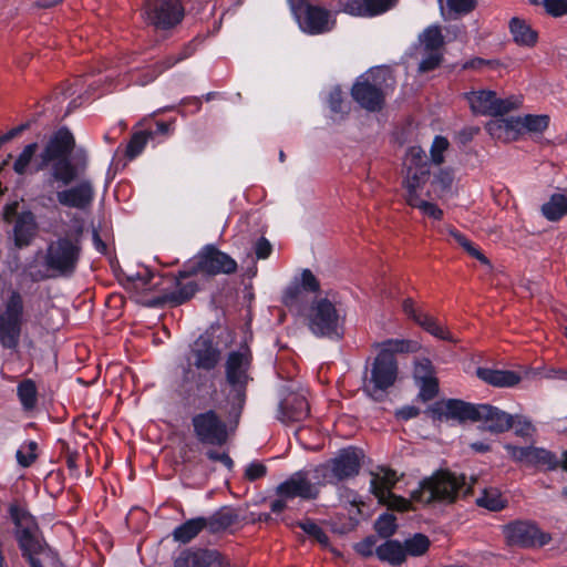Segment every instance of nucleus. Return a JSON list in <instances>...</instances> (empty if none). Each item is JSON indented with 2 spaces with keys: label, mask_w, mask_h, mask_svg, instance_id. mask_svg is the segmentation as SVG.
<instances>
[{
  "label": "nucleus",
  "mask_w": 567,
  "mask_h": 567,
  "mask_svg": "<svg viewBox=\"0 0 567 567\" xmlns=\"http://www.w3.org/2000/svg\"><path fill=\"white\" fill-rule=\"evenodd\" d=\"M75 147L73 134L68 128H60L40 152L35 165L42 172L41 188L49 200L68 208L86 210L91 207L95 192L90 179L75 181L84 173L85 162H75L71 155Z\"/></svg>",
  "instance_id": "f257e3e1"
},
{
  "label": "nucleus",
  "mask_w": 567,
  "mask_h": 567,
  "mask_svg": "<svg viewBox=\"0 0 567 567\" xmlns=\"http://www.w3.org/2000/svg\"><path fill=\"white\" fill-rule=\"evenodd\" d=\"M380 351L372 362L370 374L365 373L362 383L363 392L373 400H382L386 390L398 378L395 353H415L422 346L416 340L389 339L379 344Z\"/></svg>",
  "instance_id": "f03ea898"
},
{
  "label": "nucleus",
  "mask_w": 567,
  "mask_h": 567,
  "mask_svg": "<svg viewBox=\"0 0 567 567\" xmlns=\"http://www.w3.org/2000/svg\"><path fill=\"white\" fill-rule=\"evenodd\" d=\"M83 229L79 223L70 231L51 240L44 254V266L49 274L33 271L30 267V277L35 281L48 277H71L81 258Z\"/></svg>",
  "instance_id": "7ed1b4c3"
},
{
  "label": "nucleus",
  "mask_w": 567,
  "mask_h": 567,
  "mask_svg": "<svg viewBox=\"0 0 567 567\" xmlns=\"http://www.w3.org/2000/svg\"><path fill=\"white\" fill-rule=\"evenodd\" d=\"M405 176L403 179L405 203L417 208L424 216L441 220L443 210L425 197L424 188L430 179V164L424 150L420 146L409 148L405 157Z\"/></svg>",
  "instance_id": "20e7f679"
},
{
  "label": "nucleus",
  "mask_w": 567,
  "mask_h": 567,
  "mask_svg": "<svg viewBox=\"0 0 567 567\" xmlns=\"http://www.w3.org/2000/svg\"><path fill=\"white\" fill-rule=\"evenodd\" d=\"M10 516L14 524V537L30 567H54L59 561L58 556L42 539L35 518L19 506L10 507Z\"/></svg>",
  "instance_id": "39448f33"
},
{
  "label": "nucleus",
  "mask_w": 567,
  "mask_h": 567,
  "mask_svg": "<svg viewBox=\"0 0 567 567\" xmlns=\"http://www.w3.org/2000/svg\"><path fill=\"white\" fill-rule=\"evenodd\" d=\"M312 334L319 338H340L346 313L340 305L322 297L313 300L301 315Z\"/></svg>",
  "instance_id": "423d86ee"
},
{
  "label": "nucleus",
  "mask_w": 567,
  "mask_h": 567,
  "mask_svg": "<svg viewBox=\"0 0 567 567\" xmlns=\"http://www.w3.org/2000/svg\"><path fill=\"white\" fill-rule=\"evenodd\" d=\"M470 489L471 486L466 484L464 476L442 472L421 483L412 497L424 504L434 501L452 503L457 496L466 495Z\"/></svg>",
  "instance_id": "0eeeda50"
},
{
  "label": "nucleus",
  "mask_w": 567,
  "mask_h": 567,
  "mask_svg": "<svg viewBox=\"0 0 567 567\" xmlns=\"http://www.w3.org/2000/svg\"><path fill=\"white\" fill-rule=\"evenodd\" d=\"M187 367H183L182 381L185 384L197 382L200 379L197 370L212 371L220 362L221 351L208 336H199L190 346V350L186 357Z\"/></svg>",
  "instance_id": "6e6552de"
},
{
  "label": "nucleus",
  "mask_w": 567,
  "mask_h": 567,
  "mask_svg": "<svg viewBox=\"0 0 567 567\" xmlns=\"http://www.w3.org/2000/svg\"><path fill=\"white\" fill-rule=\"evenodd\" d=\"M251 353L247 347H240L227 355L225 363L226 382L230 388L229 396L234 403L241 406L246 399V388L251 380L249 370Z\"/></svg>",
  "instance_id": "1a4fd4ad"
},
{
  "label": "nucleus",
  "mask_w": 567,
  "mask_h": 567,
  "mask_svg": "<svg viewBox=\"0 0 567 567\" xmlns=\"http://www.w3.org/2000/svg\"><path fill=\"white\" fill-rule=\"evenodd\" d=\"M360 454L353 447L342 450L334 458L315 470L318 484H337L355 476L360 470Z\"/></svg>",
  "instance_id": "9d476101"
},
{
  "label": "nucleus",
  "mask_w": 567,
  "mask_h": 567,
  "mask_svg": "<svg viewBox=\"0 0 567 567\" xmlns=\"http://www.w3.org/2000/svg\"><path fill=\"white\" fill-rule=\"evenodd\" d=\"M237 270V262L228 254L218 250L213 245L205 246L194 258L188 270L181 271V278H188L197 272L205 275H230Z\"/></svg>",
  "instance_id": "9b49d317"
},
{
  "label": "nucleus",
  "mask_w": 567,
  "mask_h": 567,
  "mask_svg": "<svg viewBox=\"0 0 567 567\" xmlns=\"http://www.w3.org/2000/svg\"><path fill=\"white\" fill-rule=\"evenodd\" d=\"M468 102L471 111L474 114L498 116L506 114L522 105L519 96H509L506 99L497 97L491 90L470 91L464 94Z\"/></svg>",
  "instance_id": "f8f14e48"
},
{
  "label": "nucleus",
  "mask_w": 567,
  "mask_h": 567,
  "mask_svg": "<svg viewBox=\"0 0 567 567\" xmlns=\"http://www.w3.org/2000/svg\"><path fill=\"white\" fill-rule=\"evenodd\" d=\"M290 9L300 29L308 34L326 33L334 27L336 21L331 12L321 7L299 0L290 4Z\"/></svg>",
  "instance_id": "ddd939ff"
},
{
  "label": "nucleus",
  "mask_w": 567,
  "mask_h": 567,
  "mask_svg": "<svg viewBox=\"0 0 567 567\" xmlns=\"http://www.w3.org/2000/svg\"><path fill=\"white\" fill-rule=\"evenodd\" d=\"M383 81V70L371 71L360 76L352 87L353 99L368 111L381 110L385 97Z\"/></svg>",
  "instance_id": "4468645a"
},
{
  "label": "nucleus",
  "mask_w": 567,
  "mask_h": 567,
  "mask_svg": "<svg viewBox=\"0 0 567 567\" xmlns=\"http://www.w3.org/2000/svg\"><path fill=\"white\" fill-rule=\"evenodd\" d=\"M23 316V300L19 292L13 291L4 311L0 315V344L6 349H16L20 341Z\"/></svg>",
  "instance_id": "2eb2a0df"
},
{
  "label": "nucleus",
  "mask_w": 567,
  "mask_h": 567,
  "mask_svg": "<svg viewBox=\"0 0 567 567\" xmlns=\"http://www.w3.org/2000/svg\"><path fill=\"white\" fill-rule=\"evenodd\" d=\"M371 476L370 489L380 504L401 512L410 508V502L406 498L391 492L399 480L395 471L380 467L377 472H372Z\"/></svg>",
  "instance_id": "dca6fc26"
},
{
  "label": "nucleus",
  "mask_w": 567,
  "mask_h": 567,
  "mask_svg": "<svg viewBox=\"0 0 567 567\" xmlns=\"http://www.w3.org/2000/svg\"><path fill=\"white\" fill-rule=\"evenodd\" d=\"M184 17V9L178 0H148L144 4L143 18L156 29H171Z\"/></svg>",
  "instance_id": "f3484780"
},
{
  "label": "nucleus",
  "mask_w": 567,
  "mask_h": 567,
  "mask_svg": "<svg viewBox=\"0 0 567 567\" xmlns=\"http://www.w3.org/2000/svg\"><path fill=\"white\" fill-rule=\"evenodd\" d=\"M194 433L203 444L221 446L227 442L226 423L213 410L198 413L192 419Z\"/></svg>",
  "instance_id": "a211bd4d"
},
{
  "label": "nucleus",
  "mask_w": 567,
  "mask_h": 567,
  "mask_svg": "<svg viewBox=\"0 0 567 567\" xmlns=\"http://www.w3.org/2000/svg\"><path fill=\"white\" fill-rule=\"evenodd\" d=\"M319 494L318 484L312 483L309 473L298 471L289 476L285 482L278 485L277 495L282 498L292 499L300 497L302 499H313Z\"/></svg>",
  "instance_id": "6ab92c4d"
},
{
  "label": "nucleus",
  "mask_w": 567,
  "mask_h": 567,
  "mask_svg": "<svg viewBox=\"0 0 567 567\" xmlns=\"http://www.w3.org/2000/svg\"><path fill=\"white\" fill-rule=\"evenodd\" d=\"M506 538L511 545L520 547L543 546L550 540V536L542 533L529 522H515L506 526Z\"/></svg>",
  "instance_id": "aec40b11"
},
{
  "label": "nucleus",
  "mask_w": 567,
  "mask_h": 567,
  "mask_svg": "<svg viewBox=\"0 0 567 567\" xmlns=\"http://www.w3.org/2000/svg\"><path fill=\"white\" fill-rule=\"evenodd\" d=\"M174 567H229V564L216 550L186 549L175 558Z\"/></svg>",
  "instance_id": "412c9836"
},
{
  "label": "nucleus",
  "mask_w": 567,
  "mask_h": 567,
  "mask_svg": "<svg viewBox=\"0 0 567 567\" xmlns=\"http://www.w3.org/2000/svg\"><path fill=\"white\" fill-rule=\"evenodd\" d=\"M475 421L483 422L484 429L492 433H503L513 425V415L489 404H477Z\"/></svg>",
  "instance_id": "4be33fe9"
},
{
  "label": "nucleus",
  "mask_w": 567,
  "mask_h": 567,
  "mask_svg": "<svg viewBox=\"0 0 567 567\" xmlns=\"http://www.w3.org/2000/svg\"><path fill=\"white\" fill-rule=\"evenodd\" d=\"M431 412L437 415L439 419H453L458 421L471 420L475 421L477 404L466 403L461 400L451 399L444 402L436 403Z\"/></svg>",
  "instance_id": "5701e85b"
},
{
  "label": "nucleus",
  "mask_w": 567,
  "mask_h": 567,
  "mask_svg": "<svg viewBox=\"0 0 567 567\" xmlns=\"http://www.w3.org/2000/svg\"><path fill=\"white\" fill-rule=\"evenodd\" d=\"M309 414V404L303 394L289 393L279 404L278 419L284 423L303 421Z\"/></svg>",
  "instance_id": "b1692460"
},
{
  "label": "nucleus",
  "mask_w": 567,
  "mask_h": 567,
  "mask_svg": "<svg viewBox=\"0 0 567 567\" xmlns=\"http://www.w3.org/2000/svg\"><path fill=\"white\" fill-rule=\"evenodd\" d=\"M396 0H347L342 11L358 17H374L390 10Z\"/></svg>",
  "instance_id": "393cba45"
},
{
  "label": "nucleus",
  "mask_w": 567,
  "mask_h": 567,
  "mask_svg": "<svg viewBox=\"0 0 567 567\" xmlns=\"http://www.w3.org/2000/svg\"><path fill=\"white\" fill-rule=\"evenodd\" d=\"M37 233V223L31 212H24L17 218L14 225V240L19 247L28 246Z\"/></svg>",
  "instance_id": "a878e982"
},
{
  "label": "nucleus",
  "mask_w": 567,
  "mask_h": 567,
  "mask_svg": "<svg viewBox=\"0 0 567 567\" xmlns=\"http://www.w3.org/2000/svg\"><path fill=\"white\" fill-rule=\"evenodd\" d=\"M476 373L481 380L494 386H513L520 380L519 375L513 371L478 368Z\"/></svg>",
  "instance_id": "bb28decb"
},
{
  "label": "nucleus",
  "mask_w": 567,
  "mask_h": 567,
  "mask_svg": "<svg viewBox=\"0 0 567 567\" xmlns=\"http://www.w3.org/2000/svg\"><path fill=\"white\" fill-rule=\"evenodd\" d=\"M453 174L450 171L441 169L437 174L430 177L424 188L425 197L441 198L451 192L453 185Z\"/></svg>",
  "instance_id": "cd10ccee"
},
{
  "label": "nucleus",
  "mask_w": 567,
  "mask_h": 567,
  "mask_svg": "<svg viewBox=\"0 0 567 567\" xmlns=\"http://www.w3.org/2000/svg\"><path fill=\"white\" fill-rule=\"evenodd\" d=\"M437 3L444 20H454L468 14L476 7V0H437Z\"/></svg>",
  "instance_id": "c85d7f7f"
},
{
  "label": "nucleus",
  "mask_w": 567,
  "mask_h": 567,
  "mask_svg": "<svg viewBox=\"0 0 567 567\" xmlns=\"http://www.w3.org/2000/svg\"><path fill=\"white\" fill-rule=\"evenodd\" d=\"M239 515L236 509L225 506L206 517L207 529L213 533H220L238 522Z\"/></svg>",
  "instance_id": "c756f323"
},
{
  "label": "nucleus",
  "mask_w": 567,
  "mask_h": 567,
  "mask_svg": "<svg viewBox=\"0 0 567 567\" xmlns=\"http://www.w3.org/2000/svg\"><path fill=\"white\" fill-rule=\"evenodd\" d=\"M204 529H207L206 517L192 518L174 529L173 538L176 542L187 544Z\"/></svg>",
  "instance_id": "7c9ffc66"
},
{
  "label": "nucleus",
  "mask_w": 567,
  "mask_h": 567,
  "mask_svg": "<svg viewBox=\"0 0 567 567\" xmlns=\"http://www.w3.org/2000/svg\"><path fill=\"white\" fill-rule=\"evenodd\" d=\"M378 558L391 565L399 566L405 558L403 545L398 540H388L375 548Z\"/></svg>",
  "instance_id": "2f4dec72"
},
{
  "label": "nucleus",
  "mask_w": 567,
  "mask_h": 567,
  "mask_svg": "<svg viewBox=\"0 0 567 567\" xmlns=\"http://www.w3.org/2000/svg\"><path fill=\"white\" fill-rule=\"evenodd\" d=\"M413 321L437 339L456 342L449 330L441 326L433 316L425 311L417 315Z\"/></svg>",
  "instance_id": "473e14b6"
},
{
  "label": "nucleus",
  "mask_w": 567,
  "mask_h": 567,
  "mask_svg": "<svg viewBox=\"0 0 567 567\" xmlns=\"http://www.w3.org/2000/svg\"><path fill=\"white\" fill-rule=\"evenodd\" d=\"M542 214L550 221H557L567 214V195L553 194L548 202L543 204Z\"/></svg>",
  "instance_id": "72a5a7b5"
},
{
  "label": "nucleus",
  "mask_w": 567,
  "mask_h": 567,
  "mask_svg": "<svg viewBox=\"0 0 567 567\" xmlns=\"http://www.w3.org/2000/svg\"><path fill=\"white\" fill-rule=\"evenodd\" d=\"M514 41L519 45L533 47L537 41V33L524 20L513 18L509 23Z\"/></svg>",
  "instance_id": "f704fd0d"
},
{
  "label": "nucleus",
  "mask_w": 567,
  "mask_h": 567,
  "mask_svg": "<svg viewBox=\"0 0 567 567\" xmlns=\"http://www.w3.org/2000/svg\"><path fill=\"white\" fill-rule=\"evenodd\" d=\"M307 301V295L299 284L290 285L282 295L284 305L292 312L302 315L305 312L303 303Z\"/></svg>",
  "instance_id": "c9c22d12"
},
{
  "label": "nucleus",
  "mask_w": 567,
  "mask_h": 567,
  "mask_svg": "<svg viewBox=\"0 0 567 567\" xmlns=\"http://www.w3.org/2000/svg\"><path fill=\"white\" fill-rule=\"evenodd\" d=\"M559 464V458L555 454L545 449L533 446L528 466L551 471L556 470Z\"/></svg>",
  "instance_id": "e433bc0d"
},
{
  "label": "nucleus",
  "mask_w": 567,
  "mask_h": 567,
  "mask_svg": "<svg viewBox=\"0 0 567 567\" xmlns=\"http://www.w3.org/2000/svg\"><path fill=\"white\" fill-rule=\"evenodd\" d=\"M420 42L426 51H439L443 45L444 39L439 25H430L420 34Z\"/></svg>",
  "instance_id": "4c0bfd02"
},
{
  "label": "nucleus",
  "mask_w": 567,
  "mask_h": 567,
  "mask_svg": "<svg viewBox=\"0 0 567 567\" xmlns=\"http://www.w3.org/2000/svg\"><path fill=\"white\" fill-rule=\"evenodd\" d=\"M511 122H515L516 125H520L529 132L542 133L549 124V117L547 115H526L524 117H516Z\"/></svg>",
  "instance_id": "58836bf2"
},
{
  "label": "nucleus",
  "mask_w": 567,
  "mask_h": 567,
  "mask_svg": "<svg viewBox=\"0 0 567 567\" xmlns=\"http://www.w3.org/2000/svg\"><path fill=\"white\" fill-rule=\"evenodd\" d=\"M430 547L429 538L423 534H415L413 537L406 539L403 544L405 550V557L410 556H422L427 551Z\"/></svg>",
  "instance_id": "ea45409f"
},
{
  "label": "nucleus",
  "mask_w": 567,
  "mask_h": 567,
  "mask_svg": "<svg viewBox=\"0 0 567 567\" xmlns=\"http://www.w3.org/2000/svg\"><path fill=\"white\" fill-rule=\"evenodd\" d=\"M152 133L144 131L133 134L126 147V156L130 159L138 156L144 151L148 140L152 138Z\"/></svg>",
  "instance_id": "a19ab883"
},
{
  "label": "nucleus",
  "mask_w": 567,
  "mask_h": 567,
  "mask_svg": "<svg viewBox=\"0 0 567 567\" xmlns=\"http://www.w3.org/2000/svg\"><path fill=\"white\" fill-rule=\"evenodd\" d=\"M38 150L37 143H31L24 146L18 158L16 159L13 164V171L19 174L23 175L27 173V169L29 165L31 164L32 158L35 155V152Z\"/></svg>",
  "instance_id": "79ce46f5"
},
{
  "label": "nucleus",
  "mask_w": 567,
  "mask_h": 567,
  "mask_svg": "<svg viewBox=\"0 0 567 567\" xmlns=\"http://www.w3.org/2000/svg\"><path fill=\"white\" fill-rule=\"evenodd\" d=\"M182 279L183 278H181V275H179L176 290H174L169 297L171 300L177 305H181V303L185 302L186 300L190 299L197 290V285L194 281H188L186 284H183L181 281Z\"/></svg>",
  "instance_id": "37998d69"
},
{
  "label": "nucleus",
  "mask_w": 567,
  "mask_h": 567,
  "mask_svg": "<svg viewBox=\"0 0 567 567\" xmlns=\"http://www.w3.org/2000/svg\"><path fill=\"white\" fill-rule=\"evenodd\" d=\"M18 396L25 409H31L37 402L35 384L31 380H24L18 385Z\"/></svg>",
  "instance_id": "c03bdc74"
},
{
  "label": "nucleus",
  "mask_w": 567,
  "mask_h": 567,
  "mask_svg": "<svg viewBox=\"0 0 567 567\" xmlns=\"http://www.w3.org/2000/svg\"><path fill=\"white\" fill-rule=\"evenodd\" d=\"M38 444L29 441L20 446L17 451V461L23 467H29L37 458Z\"/></svg>",
  "instance_id": "a18cd8bd"
},
{
  "label": "nucleus",
  "mask_w": 567,
  "mask_h": 567,
  "mask_svg": "<svg viewBox=\"0 0 567 567\" xmlns=\"http://www.w3.org/2000/svg\"><path fill=\"white\" fill-rule=\"evenodd\" d=\"M396 518L393 514H382L375 522V530L382 537H390L396 530Z\"/></svg>",
  "instance_id": "49530a36"
},
{
  "label": "nucleus",
  "mask_w": 567,
  "mask_h": 567,
  "mask_svg": "<svg viewBox=\"0 0 567 567\" xmlns=\"http://www.w3.org/2000/svg\"><path fill=\"white\" fill-rule=\"evenodd\" d=\"M434 367L430 359L427 358H417L414 361V370L413 375L416 382L422 380H429V378L434 377Z\"/></svg>",
  "instance_id": "de8ad7c7"
},
{
  "label": "nucleus",
  "mask_w": 567,
  "mask_h": 567,
  "mask_svg": "<svg viewBox=\"0 0 567 567\" xmlns=\"http://www.w3.org/2000/svg\"><path fill=\"white\" fill-rule=\"evenodd\" d=\"M504 449L514 462L528 466L533 446H516L507 443Z\"/></svg>",
  "instance_id": "09e8293b"
},
{
  "label": "nucleus",
  "mask_w": 567,
  "mask_h": 567,
  "mask_svg": "<svg viewBox=\"0 0 567 567\" xmlns=\"http://www.w3.org/2000/svg\"><path fill=\"white\" fill-rule=\"evenodd\" d=\"M299 527L309 536L313 537L318 543L327 545L329 538L323 529L311 519L298 523Z\"/></svg>",
  "instance_id": "8fccbe9b"
},
{
  "label": "nucleus",
  "mask_w": 567,
  "mask_h": 567,
  "mask_svg": "<svg viewBox=\"0 0 567 567\" xmlns=\"http://www.w3.org/2000/svg\"><path fill=\"white\" fill-rule=\"evenodd\" d=\"M476 502L478 506L495 512L501 511L505 506L504 499L496 493H484Z\"/></svg>",
  "instance_id": "3c124183"
},
{
  "label": "nucleus",
  "mask_w": 567,
  "mask_h": 567,
  "mask_svg": "<svg viewBox=\"0 0 567 567\" xmlns=\"http://www.w3.org/2000/svg\"><path fill=\"white\" fill-rule=\"evenodd\" d=\"M449 147V141L443 136H435L431 146V159L434 164L440 165L444 162V152Z\"/></svg>",
  "instance_id": "603ef678"
},
{
  "label": "nucleus",
  "mask_w": 567,
  "mask_h": 567,
  "mask_svg": "<svg viewBox=\"0 0 567 567\" xmlns=\"http://www.w3.org/2000/svg\"><path fill=\"white\" fill-rule=\"evenodd\" d=\"M512 427H514L515 434L522 437H530L535 432V427L532 422L519 415L513 416Z\"/></svg>",
  "instance_id": "864d4df0"
},
{
  "label": "nucleus",
  "mask_w": 567,
  "mask_h": 567,
  "mask_svg": "<svg viewBox=\"0 0 567 567\" xmlns=\"http://www.w3.org/2000/svg\"><path fill=\"white\" fill-rule=\"evenodd\" d=\"M267 474V466L259 461L249 463L244 472V477L250 482L262 478Z\"/></svg>",
  "instance_id": "5fc2aeb1"
},
{
  "label": "nucleus",
  "mask_w": 567,
  "mask_h": 567,
  "mask_svg": "<svg viewBox=\"0 0 567 567\" xmlns=\"http://www.w3.org/2000/svg\"><path fill=\"white\" fill-rule=\"evenodd\" d=\"M420 384L419 396L423 401L433 399L437 393V380L435 377L417 382Z\"/></svg>",
  "instance_id": "6e6d98bb"
},
{
  "label": "nucleus",
  "mask_w": 567,
  "mask_h": 567,
  "mask_svg": "<svg viewBox=\"0 0 567 567\" xmlns=\"http://www.w3.org/2000/svg\"><path fill=\"white\" fill-rule=\"evenodd\" d=\"M427 55L420 62L419 71L420 72H429L436 69L441 61L442 54L440 51H427Z\"/></svg>",
  "instance_id": "4d7b16f0"
},
{
  "label": "nucleus",
  "mask_w": 567,
  "mask_h": 567,
  "mask_svg": "<svg viewBox=\"0 0 567 567\" xmlns=\"http://www.w3.org/2000/svg\"><path fill=\"white\" fill-rule=\"evenodd\" d=\"M547 13L560 17L567 13V0H543Z\"/></svg>",
  "instance_id": "13d9d810"
},
{
  "label": "nucleus",
  "mask_w": 567,
  "mask_h": 567,
  "mask_svg": "<svg viewBox=\"0 0 567 567\" xmlns=\"http://www.w3.org/2000/svg\"><path fill=\"white\" fill-rule=\"evenodd\" d=\"M301 288H303V292L307 291L316 292L319 290L320 285L315 275L309 270L305 269L301 274Z\"/></svg>",
  "instance_id": "bf43d9fd"
},
{
  "label": "nucleus",
  "mask_w": 567,
  "mask_h": 567,
  "mask_svg": "<svg viewBox=\"0 0 567 567\" xmlns=\"http://www.w3.org/2000/svg\"><path fill=\"white\" fill-rule=\"evenodd\" d=\"M354 549L358 554H360L363 557L372 556L375 550V538L367 537L365 539L357 543L354 545Z\"/></svg>",
  "instance_id": "052dcab7"
},
{
  "label": "nucleus",
  "mask_w": 567,
  "mask_h": 567,
  "mask_svg": "<svg viewBox=\"0 0 567 567\" xmlns=\"http://www.w3.org/2000/svg\"><path fill=\"white\" fill-rule=\"evenodd\" d=\"M342 103L343 100L341 90L338 87L333 89L329 94V106L331 111L334 113L343 112Z\"/></svg>",
  "instance_id": "680f3d73"
},
{
  "label": "nucleus",
  "mask_w": 567,
  "mask_h": 567,
  "mask_svg": "<svg viewBox=\"0 0 567 567\" xmlns=\"http://www.w3.org/2000/svg\"><path fill=\"white\" fill-rule=\"evenodd\" d=\"M271 244L264 237L259 238L255 244V254L258 259H266L271 254Z\"/></svg>",
  "instance_id": "e2e57ef3"
},
{
  "label": "nucleus",
  "mask_w": 567,
  "mask_h": 567,
  "mask_svg": "<svg viewBox=\"0 0 567 567\" xmlns=\"http://www.w3.org/2000/svg\"><path fill=\"white\" fill-rule=\"evenodd\" d=\"M419 413H420V410L417 408L408 405V406H403L402 409L398 410L396 416L400 417L401 420L406 421V420L417 416Z\"/></svg>",
  "instance_id": "0e129e2a"
},
{
  "label": "nucleus",
  "mask_w": 567,
  "mask_h": 567,
  "mask_svg": "<svg viewBox=\"0 0 567 567\" xmlns=\"http://www.w3.org/2000/svg\"><path fill=\"white\" fill-rule=\"evenodd\" d=\"M402 307H403V311L405 312V315L409 316L412 320H414L415 317L423 311L422 309H419L414 306V302L412 299H405L403 301Z\"/></svg>",
  "instance_id": "69168bd1"
},
{
  "label": "nucleus",
  "mask_w": 567,
  "mask_h": 567,
  "mask_svg": "<svg viewBox=\"0 0 567 567\" xmlns=\"http://www.w3.org/2000/svg\"><path fill=\"white\" fill-rule=\"evenodd\" d=\"M93 245H94V248L101 252V254H105L106 250H107V247H106V244L102 240V238L100 237L97 230H93Z\"/></svg>",
  "instance_id": "338daca9"
},
{
  "label": "nucleus",
  "mask_w": 567,
  "mask_h": 567,
  "mask_svg": "<svg viewBox=\"0 0 567 567\" xmlns=\"http://www.w3.org/2000/svg\"><path fill=\"white\" fill-rule=\"evenodd\" d=\"M23 130H24V125H21V126H18V127H14V128L10 130L4 135L0 136V144H1V146L6 142H9L10 140H12L17 135H19Z\"/></svg>",
  "instance_id": "774afa93"
}]
</instances>
